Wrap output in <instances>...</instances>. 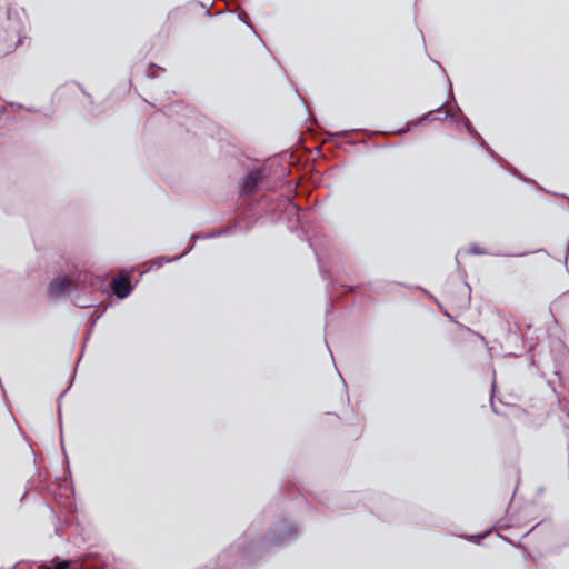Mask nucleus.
I'll use <instances>...</instances> for the list:
<instances>
[{"label":"nucleus","instance_id":"1","mask_svg":"<svg viewBox=\"0 0 569 569\" xmlns=\"http://www.w3.org/2000/svg\"><path fill=\"white\" fill-rule=\"evenodd\" d=\"M131 291V286L129 283V281L124 278H119V279H116L114 282H113V292L114 295H117L119 298H124L127 297Z\"/></svg>","mask_w":569,"mask_h":569},{"label":"nucleus","instance_id":"2","mask_svg":"<svg viewBox=\"0 0 569 569\" xmlns=\"http://www.w3.org/2000/svg\"><path fill=\"white\" fill-rule=\"evenodd\" d=\"M69 566L68 561H57L52 569H66Z\"/></svg>","mask_w":569,"mask_h":569}]
</instances>
